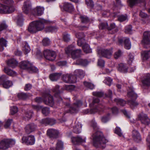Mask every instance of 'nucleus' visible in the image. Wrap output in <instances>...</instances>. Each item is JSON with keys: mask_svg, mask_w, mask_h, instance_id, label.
Returning <instances> with one entry per match:
<instances>
[{"mask_svg": "<svg viewBox=\"0 0 150 150\" xmlns=\"http://www.w3.org/2000/svg\"><path fill=\"white\" fill-rule=\"evenodd\" d=\"M93 138V145L96 147L104 148L108 140L103 136L102 133L97 132L92 136Z\"/></svg>", "mask_w": 150, "mask_h": 150, "instance_id": "1", "label": "nucleus"}, {"mask_svg": "<svg viewBox=\"0 0 150 150\" xmlns=\"http://www.w3.org/2000/svg\"><path fill=\"white\" fill-rule=\"evenodd\" d=\"M4 4H0V13H8L13 12L15 8L13 6V0H4Z\"/></svg>", "mask_w": 150, "mask_h": 150, "instance_id": "2", "label": "nucleus"}, {"mask_svg": "<svg viewBox=\"0 0 150 150\" xmlns=\"http://www.w3.org/2000/svg\"><path fill=\"white\" fill-rule=\"evenodd\" d=\"M74 46L72 45L69 46L65 49V52L66 54H69L71 53L72 58L74 59H77L80 57L81 54V50L78 49L76 50H73V48Z\"/></svg>", "mask_w": 150, "mask_h": 150, "instance_id": "3", "label": "nucleus"}, {"mask_svg": "<svg viewBox=\"0 0 150 150\" xmlns=\"http://www.w3.org/2000/svg\"><path fill=\"white\" fill-rule=\"evenodd\" d=\"M15 144V141L14 140L4 139L0 143V148L6 149Z\"/></svg>", "mask_w": 150, "mask_h": 150, "instance_id": "4", "label": "nucleus"}, {"mask_svg": "<svg viewBox=\"0 0 150 150\" xmlns=\"http://www.w3.org/2000/svg\"><path fill=\"white\" fill-rule=\"evenodd\" d=\"M112 49L98 50V54L99 56H102L108 59H110L112 55Z\"/></svg>", "mask_w": 150, "mask_h": 150, "instance_id": "5", "label": "nucleus"}, {"mask_svg": "<svg viewBox=\"0 0 150 150\" xmlns=\"http://www.w3.org/2000/svg\"><path fill=\"white\" fill-rule=\"evenodd\" d=\"M43 54L45 58L50 61L54 60L56 57L55 52L49 50H45L43 52Z\"/></svg>", "mask_w": 150, "mask_h": 150, "instance_id": "6", "label": "nucleus"}, {"mask_svg": "<svg viewBox=\"0 0 150 150\" xmlns=\"http://www.w3.org/2000/svg\"><path fill=\"white\" fill-rule=\"evenodd\" d=\"M35 139L33 135H30L28 137L23 136L21 142L23 144L28 145H32L35 144Z\"/></svg>", "mask_w": 150, "mask_h": 150, "instance_id": "7", "label": "nucleus"}, {"mask_svg": "<svg viewBox=\"0 0 150 150\" xmlns=\"http://www.w3.org/2000/svg\"><path fill=\"white\" fill-rule=\"evenodd\" d=\"M7 79L5 75H2L0 77V84L3 83V86L5 88H9L13 85V83L12 81L8 80L5 81Z\"/></svg>", "mask_w": 150, "mask_h": 150, "instance_id": "8", "label": "nucleus"}, {"mask_svg": "<svg viewBox=\"0 0 150 150\" xmlns=\"http://www.w3.org/2000/svg\"><path fill=\"white\" fill-rule=\"evenodd\" d=\"M75 77L71 74H67L63 75L62 79L66 83H74L76 82V78Z\"/></svg>", "mask_w": 150, "mask_h": 150, "instance_id": "9", "label": "nucleus"}, {"mask_svg": "<svg viewBox=\"0 0 150 150\" xmlns=\"http://www.w3.org/2000/svg\"><path fill=\"white\" fill-rule=\"evenodd\" d=\"M150 42V31H145L144 33V38L142 40V43L144 47H147L146 45H149Z\"/></svg>", "mask_w": 150, "mask_h": 150, "instance_id": "10", "label": "nucleus"}, {"mask_svg": "<svg viewBox=\"0 0 150 150\" xmlns=\"http://www.w3.org/2000/svg\"><path fill=\"white\" fill-rule=\"evenodd\" d=\"M43 100L44 103L46 105L51 106H52L54 105V102L52 97L49 94H46L44 96Z\"/></svg>", "mask_w": 150, "mask_h": 150, "instance_id": "11", "label": "nucleus"}, {"mask_svg": "<svg viewBox=\"0 0 150 150\" xmlns=\"http://www.w3.org/2000/svg\"><path fill=\"white\" fill-rule=\"evenodd\" d=\"M82 102L80 100H77L74 103L72 106L69 108L68 112L73 113L77 111L79 107L82 105Z\"/></svg>", "mask_w": 150, "mask_h": 150, "instance_id": "12", "label": "nucleus"}, {"mask_svg": "<svg viewBox=\"0 0 150 150\" xmlns=\"http://www.w3.org/2000/svg\"><path fill=\"white\" fill-rule=\"evenodd\" d=\"M59 131L53 129H48L47 132V135L50 138L54 139L57 138L59 135Z\"/></svg>", "mask_w": 150, "mask_h": 150, "instance_id": "13", "label": "nucleus"}, {"mask_svg": "<svg viewBox=\"0 0 150 150\" xmlns=\"http://www.w3.org/2000/svg\"><path fill=\"white\" fill-rule=\"evenodd\" d=\"M86 138H83L80 136L73 137L71 138L72 142L74 144H82L86 142Z\"/></svg>", "mask_w": 150, "mask_h": 150, "instance_id": "14", "label": "nucleus"}, {"mask_svg": "<svg viewBox=\"0 0 150 150\" xmlns=\"http://www.w3.org/2000/svg\"><path fill=\"white\" fill-rule=\"evenodd\" d=\"M124 42V47L127 49L129 50L131 48V42L129 39L127 38H122L119 40V42L122 44Z\"/></svg>", "mask_w": 150, "mask_h": 150, "instance_id": "15", "label": "nucleus"}, {"mask_svg": "<svg viewBox=\"0 0 150 150\" xmlns=\"http://www.w3.org/2000/svg\"><path fill=\"white\" fill-rule=\"evenodd\" d=\"M37 126L33 123L27 125L25 128L26 132L27 134H29L35 131L37 129Z\"/></svg>", "mask_w": 150, "mask_h": 150, "instance_id": "16", "label": "nucleus"}, {"mask_svg": "<svg viewBox=\"0 0 150 150\" xmlns=\"http://www.w3.org/2000/svg\"><path fill=\"white\" fill-rule=\"evenodd\" d=\"M76 36L78 38L77 41L78 45L79 46H81L84 43L85 41L84 39V36L83 34L82 33H77L76 34Z\"/></svg>", "mask_w": 150, "mask_h": 150, "instance_id": "17", "label": "nucleus"}, {"mask_svg": "<svg viewBox=\"0 0 150 150\" xmlns=\"http://www.w3.org/2000/svg\"><path fill=\"white\" fill-rule=\"evenodd\" d=\"M35 21V26L36 27L37 31L43 30L44 28V24L46 21L44 19H41Z\"/></svg>", "mask_w": 150, "mask_h": 150, "instance_id": "18", "label": "nucleus"}, {"mask_svg": "<svg viewBox=\"0 0 150 150\" xmlns=\"http://www.w3.org/2000/svg\"><path fill=\"white\" fill-rule=\"evenodd\" d=\"M61 8L66 11L71 12L74 10V6L70 3L67 2H64L62 7L60 6Z\"/></svg>", "mask_w": 150, "mask_h": 150, "instance_id": "19", "label": "nucleus"}, {"mask_svg": "<svg viewBox=\"0 0 150 150\" xmlns=\"http://www.w3.org/2000/svg\"><path fill=\"white\" fill-rule=\"evenodd\" d=\"M142 84L145 86H150V74L147 73L145 74L142 81Z\"/></svg>", "mask_w": 150, "mask_h": 150, "instance_id": "20", "label": "nucleus"}, {"mask_svg": "<svg viewBox=\"0 0 150 150\" xmlns=\"http://www.w3.org/2000/svg\"><path fill=\"white\" fill-rule=\"evenodd\" d=\"M44 8L40 6H38L33 10V13L35 15L41 16L44 13Z\"/></svg>", "mask_w": 150, "mask_h": 150, "instance_id": "21", "label": "nucleus"}, {"mask_svg": "<svg viewBox=\"0 0 150 150\" xmlns=\"http://www.w3.org/2000/svg\"><path fill=\"white\" fill-rule=\"evenodd\" d=\"M31 63L27 61H22L19 63V66L21 68L24 69L28 70L31 66Z\"/></svg>", "mask_w": 150, "mask_h": 150, "instance_id": "22", "label": "nucleus"}, {"mask_svg": "<svg viewBox=\"0 0 150 150\" xmlns=\"http://www.w3.org/2000/svg\"><path fill=\"white\" fill-rule=\"evenodd\" d=\"M62 74L61 73H53L50 74L49 78L52 81H56L60 78Z\"/></svg>", "mask_w": 150, "mask_h": 150, "instance_id": "23", "label": "nucleus"}, {"mask_svg": "<svg viewBox=\"0 0 150 150\" xmlns=\"http://www.w3.org/2000/svg\"><path fill=\"white\" fill-rule=\"evenodd\" d=\"M28 30L30 33H34L37 32V28L35 26V21H33L30 24Z\"/></svg>", "mask_w": 150, "mask_h": 150, "instance_id": "24", "label": "nucleus"}, {"mask_svg": "<svg viewBox=\"0 0 150 150\" xmlns=\"http://www.w3.org/2000/svg\"><path fill=\"white\" fill-rule=\"evenodd\" d=\"M23 11L26 14H28L31 9V6L29 1L25 2L22 8Z\"/></svg>", "mask_w": 150, "mask_h": 150, "instance_id": "25", "label": "nucleus"}, {"mask_svg": "<svg viewBox=\"0 0 150 150\" xmlns=\"http://www.w3.org/2000/svg\"><path fill=\"white\" fill-rule=\"evenodd\" d=\"M74 75H72V76H75L76 81L77 77L82 79L83 77L85 74L84 71L82 70L79 69L75 70L74 72Z\"/></svg>", "mask_w": 150, "mask_h": 150, "instance_id": "26", "label": "nucleus"}, {"mask_svg": "<svg viewBox=\"0 0 150 150\" xmlns=\"http://www.w3.org/2000/svg\"><path fill=\"white\" fill-rule=\"evenodd\" d=\"M82 125L79 122H77L75 123V125L74 127L73 130L74 132L76 134L80 133L81 130Z\"/></svg>", "mask_w": 150, "mask_h": 150, "instance_id": "27", "label": "nucleus"}, {"mask_svg": "<svg viewBox=\"0 0 150 150\" xmlns=\"http://www.w3.org/2000/svg\"><path fill=\"white\" fill-rule=\"evenodd\" d=\"M118 70L123 73H127V71L128 67L126 64L121 63L119 64Z\"/></svg>", "mask_w": 150, "mask_h": 150, "instance_id": "28", "label": "nucleus"}, {"mask_svg": "<svg viewBox=\"0 0 150 150\" xmlns=\"http://www.w3.org/2000/svg\"><path fill=\"white\" fill-rule=\"evenodd\" d=\"M132 136L134 140L136 142H138L141 140L140 135L136 130H134L132 131Z\"/></svg>", "mask_w": 150, "mask_h": 150, "instance_id": "29", "label": "nucleus"}, {"mask_svg": "<svg viewBox=\"0 0 150 150\" xmlns=\"http://www.w3.org/2000/svg\"><path fill=\"white\" fill-rule=\"evenodd\" d=\"M7 64L9 66L14 68L17 65L18 62L16 59H12L8 61Z\"/></svg>", "mask_w": 150, "mask_h": 150, "instance_id": "30", "label": "nucleus"}, {"mask_svg": "<svg viewBox=\"0 0 150 150\" xmlns=\"http://www.w3.org/2000/svg\"><path fill=\"white\" fill-rule=\"evenodd\" d=\"M43 123L48 124L51 125L54 124L56 123V121L53 119L47 118L43 119L42 120Z\"/></svg>", "mask_w": 150, "mask_h": 150, "instance_id": "31", "label": "nucleus"}, {"mask_svg": "<svg viewBox=\"0 0 150 150\" xmlns=\"http://www.w3.org/2000/svg\"><path fill=\"white\" fill-rule=\"evenodd\" d=\"M7 41L3 38L0 39V51H2L4 50V47H6Z\"/></svg>", "mask_w": 150, "mask_h": 150, "instance_id": "32", "label": "nucleus"}, {"mask_svg": "<svg viewBox=\"0 0 150 150\" xmlns=\"http://www.w3.org/2000/svg\"><path fill=\"white\" fill-rule=\"evenodd\" d=\"M141 54L143 60H146L150 58V50L142 51Z\"/></svg>", "mask_w": 150, "mask_h": 150, "instance_id": "33", "label": "nucleus"}, {"mask_svg": "<svg viewBox=\"0 0 150 150\" xmlns=\"http://www.w3.org/2000/svg\"><path fill=\"white\" fill-rule=\"evenodd\" d=\"M139 117L142 123L147 125L149 124L150 120L147 116H141L140 115H139Z\"/></svg>", "mask_w": 150, "mask_h": 150, "instance_id": "34", "label": "nucleus"}, {"mask_svg": "<svg viewBox=\"0 0 150 150\" xmlns=\"http://www.w3.org/2000/svg\"><path fill=\"white\" fill-rule=\"evenodd\" d=\"M23 50L25 54L28 53L30 51V46L26 42H25L23 43Z\"/></svg>", "mask_w": 150, "mask_h": 150, "instance_id": "35", "label": "nucleus"}, {"mask_svg": "<svg viewBox=\"0 0 150 150\" xmlns=\"http://www.w3.org/2000/svg\"><path fill=\"white\" fill-rule=\"evenodd\" d=\"M82 46L83 50L85 53H88L91 52V50L90 48L89 45L86 44L85 42L81 46Z\"/></svg>", "mask_w": 150, "mask_h": 150, "instance_id": "36", "label": "nucleus"}, {"mask_svg": "<svg viewBox=\"0 0 150 150\" xmlns=\"http://www.w3.org/2000/svg\"><path fill=\"white\" fill-rule=\"evenodd\" d=\"M4 71L5 73L10 76H15L16 75V72L7 68H5Z\"/></svg>", "mask_w": 150, "mask_h": 150, "instance_id": "37", "label": "nucleus"}, {"mask_svg": "<svg viewBox=\"0 0 150 150\" xmlns=\"http://www.w3.org/2000/svg\"><path fill=\"white\" fill-rule=\"evenodd\" d=\"M76 64L78 65H81L82 66H85L88 64V62L86 60L78 59L76 61Z\"/></svg>", "mask_w": 150, "mask_h": 150, "instance_id": "38", "label": "nucleus"}, {"mask_svg": "<svg viewBox=\"0 0 150 150\" xmlns=\"http://www.w3.org/2000/svg\"><path fill=\"white\" fill-rule=\"evenodd\" d=\"M128 103L131 108L132 109H134L136 108L138 105V103L134 100H129Z\"/></svg>", "mask_w": 150, "mask_h": 150, "instance_id": "39", "label": "nucleus"}, {"mask_svg": "<svg viewBox=\"0 0 150 150\" xmlns=\"http://www.w3.org/2000/svg\"><path fill=\"white\" fill-rule=\"evenodd\" d=\"M30 94H27L21 93H18V97L20 99H25L28 98L29 96H31Z\"/></svg>", "mask_w": 150, "mask_h": 150, "instance_id": "40", "label": "nucleus"}, {"mask_svg": "<svg viewBox=\"0 0 150 150\" xmlns=\"http://www.w3.org/2000/svg\"><path fill=\"white\" fill-rule=\"evenodd\" d=\"M128 96L131 99H135L137 97V95L134 91L133 90L131 91H128L127 93Z\"/></svg>", "mask_w": 150, "mask_h": 150, "instance_id": "41", "label": "nucleus"}, {"mask_svg": "<svg viewBox=\"0 0 150 150\" xmlns=\"http://www.w3.org/2000/svg\"><path fill=\"white\" fill-rule=\"evenodd\" d=\"M63 148V143L61 141H58L56 144L55 149L58 150H62Z\"/></svg>", "mask_w": 150, "mask_h": 150, "instance_id": "42", "label": "nucleus"}, {"mask_svg": "<svg viewBox=\"0 0 150 150\" xmlns=\"http://www.w3.org/2000/svg\"><path fill=\"white\" fill-rule=\"evenodd\" d=\"M17 23L18 25L21 26L23 24V18L21 14L18 15L17 18Z\"/></svg>", "mask_w": 150, "mask_h": 150, "instance_id": "43", "label": "nucleus"}, {"mask_svg": "<svg viewBox=\"0 0 150 150\" xmlns=\"http://www.w3.org/2000/svg\"><path fill=\"white\" fill-rule=\"evenodd\" d=\"M32 115L33 112L32 111H26L24 115V117L26 119L28 120L31 117Z\"/></svg>", "mask_w": 150, "mask_h": 150, "instance_id": "44", "label": "nucleus"}, {"mask_svg": "<svg viewBox=\"0 0 150 150\" xmlns=\"http://www.w3.org/2000/svg\"><path fill=\"white\" fill-rule=\"evenodd\" d=\"M122 54V52L120 50H118L115 52L114 54L115 59H117L121 57Z\"/></svg>", "mask_w": 150, "mask_h": 150, "instance_id": "45", "label": "nucleus"}, {"mask_svg": "<svg viewBox=\"0 0 150 150\" xmlns=\"http://www.w3.org/2000/svg\"><path fill=\"white\" fill-rule=\"evenodd\" d=\"M57 31V28L55 27H48L46 28L45 31L46 32H54Z\"/></svg>", "mask_w": 150, "mask_h": 150, "instance_id": "46", "label": "nucleus"}, {"mask_svg": "<svg viewBox=\"0 0 150 150\" xmlns=\"http://www.w3.org/2000/svg\"><path fill=\"white\" fill-rule=\"evenodd\" d=\"M118 104H119L122 106H124L126 104V102L123 100L119 98H116L115 99Z\"/></svg>", "mask_w": 150, "mask_h": 150, "instance_id": "47", "label": "nucleus"}, {"mask_svg": "<svg viewBox=\"0 0 150 150\" xmlns=\"http://www.w3.org/2000/svg\"><path fill=\"white\" fill-rule=\"evenodd\" d=\"M112 82V79L109 77H106L103 82L106 85L110 86Z\"/></svg>", "mask_w": 150, "mask_h": 150, "instance_id": "48", "label": "nucleus"}, {"mask_svg": "<svg viewBox=\"0 0 150 150\" xmlns=\"http://www.w3.org/2000/svg\"><path fill=\"white\" fill-rule=\"evenodd\" d=\"M59 86L56 85L53 89V91L55 93V96L57 97L61 93L59 90Z\"/></svg>", "mask_w": 150, "mask_h": 150, "instance_id": "49", "label": "nucleus"}, {"mask_svg": "<svg viewBox=\"0 0 150 150\" xmlns=\"http://www.w3.org/2000/svg\"><path fill=\"white\" fill-rule=\"evenodd\" d=\"M84 84L85 86L91 89H93L94 88V86L93 84L87 82H84Z\"/></svg>", "mask_w": 150, "mask_h": 150, "instance_id": "50", "label": "nucleus"}, {"mask_svg": "<svg viewBox=\"0 0 150 150\" xmlns=\"http://www.w3.org/2000/svg\"><path fill=\"white\" fill-rule=\"evenodd\" d=\"M132 31V27L131 25H127L125 27V32L126 33L131 34Z\"/></svg>", "mask_w": 150, "mask_h": 150, "instance_id": "51", "label": "nucleus"}, {"mask_svg": "<svg viewBox=\"0 0 150 150\" xmlns=\"http://www.w3.org/2000/svg\"><path fill=\"white\" fill-rule=\"evenodd\" d=\"M28 70L31 73L32 72H37L38 71V69L35 67L32 66L31 64V66Z\"/></svg>", "mask_w": 150, "mask_h": 150, "instance_id": "52", "label": "nucleus"}, {"mask_svg": "<svg viewBox=\"0 0 150 150\" xmlns=\"http://www.w3.org/2000/svg\"><path fill=\"white\" fill-rule=\"evenodd\" d=\"M42 112L45 115H47L50 113L49 109L47 107H45L42 109Z\"/></svg>", "mask_w": 150, "mask_h": 150, "instance_id": "53", "label": "nucleus"}, {"mask_svg": "<svg viewBox=\"0 0 150 150\" xmlns=\"http://www.w3.org/2000/svg\"><path fill=\"white\" fill-rule=\"evenodd\" d=\"M115 132L119 136L121 137L122 135V134L121 132V130L119 127H117L115 130Z\"/></svg>", "mask_w": 150, "mask_h": 150, "instance_id": "54", "label": "nucleus"}, {"mask_svg": "<svg viewBox=\"0 0 150 150\" xmlns=\"http://www.w3.org/2000/svg\"><path fill=\"white\" fill-rule=\"evenodd\" d=\"M18 111V108L16 106H13L11 108V113L12 115H14Z\"/></svg>", "mask_w": 150, "mask_h": 150, "instance_id": "55", "label": "nucleus"}, {"mask_svg": "<svg viewBox=\"0 0 150 150\" xmlns=\"http://www.w3.org/2000/svg\"><path fill=\"white\" fill-rule=\"evenodd\" d=\"M42 43L45 46H47L50 44V41L48 38H46L43 39Z\"/></svg>", "mask_w": 150, "mask_h": 150, "instance_id": "56", "label": "nucleus"}, {"mask_svg": "<svg viewBox=\"0 0 150 150\" xmlns=\"http://www.w3.org/2000/svg\"><path fill=\"white\" fill-rule=\"evenodd\" d=\"M12 121V119H8L6 122L4 127L6 128H8L10 127Z\"/></svg>", "mask_w": 150, "mask_h": 150, "instance_id": "57", "label": "nucleus"}, {"mask_svg": "<svg viewBox=\"0 0 150 150\" xmlns=\"http://www.w3.org/2000/svg\"><path fill=\"white\" fill-rule=\"evenodd\" d=\"M108 23H102L100 24L99 25V28L101 29L107 28L108 27Z\"/></svg>", "mask_w": 150, "mask_h": 150, "instance_id": "58", "label": "nucleus"}, {"mask_svg": "<svg viewBox=\"0 0 150 150\" xmlns=\"http://www.w3.org/2000/svg\"><path fill=\"white\" fill-rule=\"evenodd\" d=\"M86 4L88 6L91 8L93 7L94 6L93 2L92 0H85Z\"/></svg>", "mask_w": 150, "mask_h": 150, "instance_id": "59", "label": "nucleus"}, {"mask_svg": "<svg viewBox=\"0 0 150 150\" xmlns=\"http://www.w3.org/2000/svg\"><path fill=\"white\" fill-rule=\"evenodd\" d=\"M93 94L94 96L100 97L103 96V93L102 92H95L93 93Z\"/></svg>", "mask_w": 150, "mask_h": 150, "instance_id": "60", "label": "nucleus"}, {"mask_svg": "<svg viewBox=\"0 0 150 150\" xmlns=\"http://www.w3.org/2000/svg\"><path fill=\"white\" fill-rule=\"evenodd\" d=\"M118 19L120 21L122 22L127 20V17L122 15L120 16H118Z\"/></svg>", "mask_w": 150, "mask_h": 150, "instance_id": "61", "label": "nucleus"}, {"mask_svg": "<svg viewBox=\"0 0 150 150\" xmlns=\"http://www.w3.org/2000/svg\"><path fill=\"white\" fill-rule=\"evenodd\" d=\"M7 26L4 23H0V32L6 29Z\"/></svg>", "mask_w": 150, "mask_h": 150, "instance_id": "62", "label": "nucleus"}, {"mask_svg": "<svg viewBox=\"0 0 150 150\" xmlns=\"http://www.w3.org/2000/svg\"><path fill=\"white\" fill-rule=\"evenodd\" d=\"M105 62L101 59H99L98 62V65L100 67H103L104 66Z\"/></svg>", "mask_w": 150, "mask_h": 150, "instance_id": "63", "label": "nucleus"}, {"mask_svg": "<svg viewBox=\"0 0 150 150\" xmlns=\"http://www.w3.org/2000/svg\"><path fill=\"white\" fill-rule=\"evenodd\" d=\"M63 39L65 41H68L70 40L69 35L68 34H65L64 35Z\"/></svg>", "mask_w": 150, "mask_h": 150, "instance_id": "64", "label": "nucleus"}]
</instances>
